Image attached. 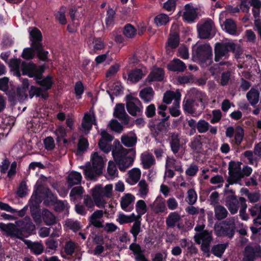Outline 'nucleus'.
<instances>
[{"mask_svg":"<svg viewBox=\"0 0 261 261\" xmlns=\"http://www.w3.org/2000/svg\"><path fill=\"white\" fill-rule=\"evenodd\" d=\"M112 154L113 159L121 171H125L133 164L136 152L133 149H126L119 143L113 149Z\"/></svg>","mask_w":261,"mask_h":261,"instance_id":"nucleus-1","label":"nucleus"},{"mask_svg":"<svg viewBox=\"0 0 261 261\" xmlns=\"http://www.w3.org/2000/svg\"><path fill=\"white\" fill-rule=\"evenodd\" d=\"M21 69L23 74H27L30 77H34L37 83L43 87V90L47 91L50 89L53 85L51 77L49 76L42 80V74L44 72V66H37L33 64H27L22 62L21 65Z\"/></svg>","mask_w":261,"mask_h":261,"instance_id":"nucleus-2","label":"nucleus"},{"mask_svg":"<svg viewBox=\"0 0 261 261\" xmlns=\"http://www.w3.org/2000/svg\"><path fill=\"white\" fill-rule=\"evenodd\" d=\"M204 225H197L194 228L197 232L194 236V240L197 244L201 245V251L206 254L207 256L210 255V246L213 241V233L212 231L204 229Z\"/></svg>","mask_w":261,"mask_h":261,"instance_id":"nucleus-3","label":"nucleus"},{"mask_svg":"<svg viewBox=\"0 0 261 261\" xmlns=\"http://www.w3.org/2000/svg\"><path fill=\"white\" fill-rule=\"evenodd\" d=\"M113 185L108 184L105 187L98 185L91 190L92 198L98 207H105L107 203V199L113 197Z\"/></svg>","mask_w":261,"mask_h":261,"instance_id":"nucleus-4","label":"nucleus"},{"mask_svg":"<svg viewBox=\"0 0 261 261\" xmlns=\"http://www.w3.org/2000/svg\"><path fill=\"white\" fill-rule=\"evenodd\" d=\"M237 217H229L220 224L215 226L216 234L218 237L227 236L231 238L234 233Z\"/></svg>","mask_w":261,"mask_h":261,"instance_id":"nucleus-5","label":"nucleus"},{"mask_svg":"<svg viewBox=\"0 0 261 261\" xmlns=\"http://www.w3.org/2000/svg\"><path fill=\"white\" fill-rule=\"evenodd\" d=\"M236 45L231 41L218 42L215 46V61L219 62L228 58L229 52L234 51Z\"/></svg>","mask_w":261,"mask_h":261,"instance_id":"nucleus-6","label":"nucleus"},{"mask_svg":"<svg viewBox=\"0 0 261 261\" xmlns=\"http://www.w3.org/2000/svg\"><path fill=\"white\" fill-rule=\"evenodd\" d=\"M180 97L181 94L179 90H176L175 92L169 91L164 94L163 101L165 103L169 104L172 100H174L173 105L169 109L170 113L173 117H177L180 114L179 110Z\"/></svg>","mask_w":261,"mask_h":261,"instance_id":"nucleus-7","label":"nucleus"},{"mask_svg":"<svg viewBox=\"0 0 261 261\" xmlns=\"http://www.w3.org/2000/svg\"><path fill=\"white\" fill-rule=\"evenodd\" d=\"M198 36L201 39H207L214 35V23L211 20L197 25Z\"/></svg>","mask_w":261,"mask_h":261,"instance_id":"nucleus-8","label":"nucleus"},{"mask_svg":"<svg viewBox=\"0 0 261 261\" xmlns=\"http://www.w3.org/2000/svg\"><path fill=\"white\" fill-rule=\"evenodd\" d=\"M126 107L128 112L132 116H139L142 112V106L138 98L127 96Z\"/></svg>","mask_w":261,"mask_h":261,"instance_id":"nucleus-9","label":"nucleus"},{"mask_svg":"<svg viewBox=\"0 0 261 261\" xmlns=\"http://www.w3.org/2000/svg\"><path fill=\"white\" fill-rule=\"evenodd\" d=\"M193 56L197 60L204 61L212 56V48L209 44L200 45L194 49Z\"/></svg>","mask_w":261,"mask_h":261,"instance_id":"nucleus-10","label":"nucleus"},{"mask_svg":"<svg viewBox=\"0 0 261 261\" xmlns=\"http://www.w3.org/2000/svg\"><path fill=\"white\" fill-rule=\"evenodd\" d=\"M0 229L5 232L7 235L12 238H15L23 240V234L22 230L18 228L13 223H10L6 224L0 222Z\"/></svg>","mask_w":261,"mask_h":261,"instance_id":"nucleus-11","label":"nucleus"},{"mask_svg":"<svg viewBox=\"0 0 261 261\" xmlns=\"http://www.w3.org/2000/svg\"><path fill=\"white\" fill-rule=\"evenodd\" d=\"M101 138L98 142V146L101 150L105 153H108L112 150L111 142L113 137L105 130L100 133Z\"/></svg>","mask_w":261,"mask_h":261,"instance_id":"nucleus-12","label":"nucleus"},{"mask_svg":"<svg viewBox=\"0 0 261 261\" xmlns=\"http://www.w3.org/2000/svg\"><path fill=\"white\" fill-rule=\"evenodd\" d=\"M229 175L232 182H237L240 180L243 177L241 163H230L229 165Z\"/></svg>","mask_w":261,"mask_h":261,"instance_id":"nucleus-13","label":"nucleus"},{"mask_svg":"<svg viewBox=\"0 0 261 261\" xmlns=\"http://www.w3.org/2000/svg\"><path fill=\"white\" fill-rule=\"evenodd\" d=\"M188 95L191 100L197 103L199 102L200 103V107L202 109L204 108V105L207 100V97L204 93L195 88H192L189 91Z\"/></svg>","mask_w":261,"mask_h":261,"instance_id":"nucleus-14","label":"nucleus"},{"mask_svg":"<svg viewBox=\"0 0 261 261\" xmlns=\"http://www.w3.org/2000/svg\"><path fill=\"white\" fill-rule=\"evenodd\" d=\"M225 205L232 215L238 213L240 207V197L239 199L235 195H230L226 197Z\"/></svg>","mask_w":261,"mask_h":261,"instance_id":"nucleus-15","label":"nucleus"},{"mask_svg":"<svg viewBox=\"0 0 261 261\" xmlns=\"http://www.w3.org/2000/svg\"><path fill=\"white\" fill-rule=\"evenodd\" d=\"M104 212L102 210L95 211L89 218V224L98 228L103 227L104 221L102 218Z\"/></svg>","mask_w":261,"mask_h":261,"instance_id":"nucleus-16","label":"nucleus"},{"mask_svg":"<svg viewBox=\"0 0 261 261\" xmlns=\"http://www.w3.org/2000/svg\"><path fill=\"white\" fill-rule=\"evenodd\" d=\"M179 43V37L178 34L176 32L170 33L166 45L167 53L171 55L173 52L172 49L176 48Z\"/></svg>","mask_w":261,"mask_h":261,"instance_id":"nucleus-17","label":"nucleus"},{"mask_svg":"<svg viewBox=\"0 0 261 261\" xmlns=\"http://www.w3.org/2000/svg\"><path fill=\"white\" fill-rule=\"evenodd\" d=\"M30 40L32 42L31 46L34 48L41 45L42 34L41 32L36 28H29Z\"/></svg>","mask_w":261,"mask_h":261,"instance_id":"nucleus-18","label":"nucleus"},{"mask_svg":"<svg viewBox=\"0 0 261 261\" xmlns=\"http://www.w3.org/2000/svg\"><path fill=\"white\" fill-rule=\"evenodd\" d=\"M113 115L115 117L121 120L124 124H128L129 117L125 112L123 104L119 103L116 105L114 109Z\"/></svg>","mask_w":261,"mask_h":261,"instance_id":"nucleus-19","label":"nucleus"},{"mask_svg":"<svg viewBox=\"0 0 261 261\" xmlns=\"http://www.w3.org/2000/svg\"><path fill=\"white\" fill-rule=\"evenodd\" d=\"M94 121L93 114L86 113L83 119L80 128L81 130L85 134H88L91 129Z\"/></svg>","mask_w":261,"mask_h":261,"instance_id":"nucleus-20","label":"nucleus"},{"mask_svg":"<svg viewBox=\"0 0 261 261\" xmlns=\"http://www.w3.org/2000/svg\"><path fill=\"white\" fill-rule=\"evenodd\" d=\"M141 164L145 169H148L155 164L154 156L149 152H144L140 156Z\"/></svg>","mask_w":261,"mask_h":261,"instance_id":"nucleus-21","label":"nucleus"},{"mask_svg":"<svg viewBox=\"0 0 261 261\" xmlns=\"http://www.w3.org/2000/svg\"><path fill=\"white\" fill-rule=\"evenodd\" d=\"M182 17L185 21L188 22H193L197 17L196 10L190 4L186 5Z\"/></svg>","mask_w":261,"mask_h":261,"instance_id":"nucleus-22","label":"nucleus"},{"mask_svg":"<svg viewBox=\"0 0 261 261\" xmlns=\"http://www.w3.org/2000/svg\"><path fill=\"white\" fill-rule=\"evenodd\" d=\"M182 106L184 110L186 113L192 115H196L197 108L200 106L197 102L188 98L184 101Z\"/></svg>","mask_w":261,"mask_h":261,"instance_id":"nucleus-23","label":"nucleus"},{"mask_svg":"<svg viewBox=\"0 0 261 261\" xmlns=\"http://www.w3.org/2000/svg\"><path fill=\"white\" fill-rule=\"evenodd\" d=\"M222 29L232 35H238L239 32L235 22L231 19H226L222 25Z\"/></svg>","mask_w":261,"mask_h":261,"instance_id":"nucleus-24","label":"nucleus"},{"mask_svg":"<svg viewBox=\"0 0 261 261\" xmlns=\"http://www.w3.org/2000/svg\"><path fill=\"white\" fill-rule=\"evenodd\" d=\"M88 44L89 47L94 53L97 50L103 49L106 46L103 41L99 38H90L88 41Z\"/></svg>","mask_w":261,"mask_h":261,"instance_id":"nucleus-25","label":"nucleus"},{"mask_svg":"<svg viewBox=\"0 0 261 261\" xmlns=\"http://www.w3.org/2000/svg\"><path fill=\"white\" fill-rule=\"evenodd\" d=\"M128 178L127 179V182L130 185H134L139 180L141 172L140 169L134 168L128 172Z\"/></svg>","mask_w":261,"mask_h":261,"instance_id":"nucleus-26","label":"nucleus"},{"mask_svg":"<svg viewBox=\"0 0 261 261\" xmlns=\"http://www.w3.org/2000/svg\"><path fill=\"white\" fill-rule=\"evenodd\" d=\"M171 149L172 152L177 157H182V155H176L179 151L180 148V140L179 135L176 134H173L171 136V140L170 142Z\"/></svg>","mask_w":261,"mask_h":261,"instance_id":"nucleus-27","label":"nucleus"},{"mask_svg":"<svg viewBox=\"0 0 261 261\" xmlns=\"http://www.w3.org/2000/svg\"><path fill=\"white\" fill-rule=\"evenodd\" d=\"M164 77V72L162 68H153L147 77L149 82L161 81Z\"/></svg>","mask_w":261,"mask_h":261,"instance_id":"nucleus-28","label":"nucleus"},{"mask_svg":"<svg viewBox=\"0 0 261 261\" xmlns=\"http://www.w3.org/2000/svg\"><path fill=\"white\" fill-rule=\"evenodd\" d=\"M166 168H173L180 173L183 172L181 163L173 156H167L166 160Z\"/></svg>","mask_w":261,"mask_h":261,"instance_id":"nucleus-29","label":"nucleus"},{"mask_svg":"<svg viewBox=\"0 0 261 261\" xmlns=\"http://www.w3.org/2000/svg\"><path fill=\"white\" fill-rule=\"evenodd\" d=\"M122 143L127 147L134 146L137 142V137L134 133H129L122 135L121 137Z\"/></svg>","mask_w":261,"mask_h":261,"instance_id":"nucleus-30","label":"nucleus"},{"mask_svg":"<svg viewBox=\"0 0 261 261\" xmlns=\"http://www.w3.org/2000/svg\"><path fill=\"white\" fill-rule=\"evenodd\" d=\"M91 159L93 168L96 169L97 172H102L104 164L103 158L99 156L97 152H95L91 155Z\"/></svg>","mask_w":261,"mask_h":261,"instance_id":"nucleus-31","label":"nucleus"},{"mask_svg":"<svg viewBox=\"0 0 261 261\" xmlns=\"http://www.w3.org/2000/svg\"><path fill=\"white\" fill-rule=\"evenodd\" d=\"M152 209L155 213H161L167 210L164 200L161 197H158L152 204Z\"/></svg>","mask_w":261,"mask_h":261,"instance_id":"nucleus-32","label":"nucleus"},{"mask_svg":"<svg viewBox=\"0 0 261 261\" xmlns=\"http://www.w3.org/2000/svg\"><path fill=\"white\" fill-rule=\"evenodd\" d=\"M135 200V197L130 194H125L120 200V205L122 209L125 211H128L127 208Z\"/></svg>","mask_w":261,"mask_h":261,"instance_id":"nucleus-33","label":"nucleus"},{"mask_svg":"<svg viewBox=\"0 0 261 261\" xmlns=\"http://www.w3.org/2000/svg\"><path fill=\"white\" fill-rule=\"evenodd\" d=\"M180 219L181 217L177 212H171L166 218V224L167 227H174Z\"/></svg>","mask_w":261,"mask_h":261,"instance_id":"nucleus-34","label":"nucleus"},{"mask_svg":"<svg viewBox=\"0 0 261 261\" xmlns=\"http://www.w3.org/2000/svg\"><path fill=\"white\" fill-rule=\"evenodd\" d=\"M82 175L80 173L76 171H71L68 175L67 183L70 187L79 185L82 180Z\"/></svg>","mask_w":261,"mask_h":261,"instance_id":"nucleus-35","label":"nucleus"},{"mask_svg":"<svg viewBox=\"0 0 261 261\" xmlns=\"http://www.w3.org/2000/svg\"><path fill=\"white\" fill-rule=\"evenodd\" d=\"M168 69L174 71H183L186 68L184 63L179 59H174L167 66Z\"/></svg>","mask_w":261,"mask_h":261,"instance_id":"nucleus-36","label":"nucleus"},{"mask_svg":"<svg viewBox=\"0 0 261 261\" xmlns=\"http://www.w3.org/2000/svg\"><path fill=\"white\" fill-rule=\"evenodd\" d=\"M23 241L28 247L35 254H40L43 252L44 247L42 244L38 242H32L30 240H26Z\"/></svg>","mask_w":261,"mask_h":261,"instance_id":"nucleus-37","label":"nucleus"},{"mask_svg":"<svg viewBox=\"0 0 261 261\" xmlns=\"http://www.w3.org/2000/svg\"><path fill=\"white\" fill-rule=\"evenodd\" d=\"M214 213L216 219L218 220L226 218L228 214L226 208L220 204H216L214 206Z\"/></svg>","mask_w":261,"mask_h":261,"instance_id":"nucleus-38","label":"nucleus"},{"mask_svg":"<svg viewBox=\"0 0 261 261\" xmlns=\"http://www.w3.org/2000/svg\"><path fill=\"white\" fill-rule=\"evenodd\" d=\"M144 75L142 69H135L128 73L127 80L131 83H136L141 80Z\"/></svg>","mask_w":261,"mask_h":261,"instance_id":"nucleus-39","label":"nucleus"},{"mask_svg":"<svg viewBox=\"0 0 261 261\" xmlns=\"http://www.w3.org/2000/svg\"><path fill=\"white\" fill-rule=\"evenodd\" d=\"M136 219V215L132 213L129 215H126L123 213H120L118 215L116 221L120 225L126 223H130Z\"/></svg>","mask_w":261,"mask_h":261,"instance_id":"nucleus-40","label":"nucleus"},{"mask_svg":"<svg viewBox=\"0 0 261 261\" xmlns=\"http://www.w3.org/2000/svg\"><path fill=\"white\" fill-rule=\"evenodd\" d=\"M153 95V90L150 87L143 89L140 91L139 94L140 97L145 102H150L152 99Z\"/></svg>","mask_w":261,"mask_h":261,"instance_id":"nucleus-41","label":"nucleus"},{"mask_svg":"<svg viewBox=\"0 0 261 261\" xmlns=\"http://www.w3.org/2000/svg\"><path fill=\"white\" fill-rule=\"evenodd\" d=\"M136 218L141 219L142 215L147 212V205L143 200H139L136 203Z\"/></svg>","mask_w":261,"mask_h":261,"instance_id":"nucleus-42","label":"nucleus"},{"mask_svg":"<svg viewBox=\"0 0 261 261\" xmlns=\"http://www.w3.org/2000/svg\"><path fill=\"white\" fill-rule=\"evenodd\" d=\"M118 170L115 162L110 161L107 168V174L106 177L109 179H113L118 176Z\"/></svg>","mask_w":261,"mask_h":261,"instance_id":"nucleus-43","label":"nucleus"},{"mask_svg":"<svg viewBox=\"0 0 261 261\" xmlns=\"http://www.w3.org/2000/svg\"><path fill=\"white\" fill-rule=\"evenodd\" d=\"M43 220L46 225H51L56 222V217L48 210L45 209L42 212Z\"/></svg>","mask_w":261,"mask_h":261,"instance_id":"nucleus-44","label":"nucleus"},{"mask_svg":"<svg viewBox=\"0 0 261 261\" xmlns=\"http://www.w3.org/2000/svg\"><path fill=\"white\" fill-rule=\"evenodd\" d=\"M228 247V243L218 244L214 245L211 249L212 253L216 256L221 257Z\"/></svg>","mask_w":261,"mask_h":261,"instance_id":"nucleus-45","label":"nucleus"},{"mask_svg":"<svg viewBox=\"0 0 261 261\" xmlns=\"http://www.w3.org/2000/svg\"><path fill=\"white\" fill-rule=\"evenodd\" d=\"M246 97L251 105H255L259 101V92L258 90L252 88L247 93Z\"/></svg>","mask_w":261,"mask_h":261,"instance_id":"nucleus-46","label":"nucleus"},{"mask_svg":"<svg viewBox=\"0 0 261 261\" xmlns=\"http://www.w3.org/2000/svg\"><path fill=\"white\" fill-rule=\"evenodd\" d=\"M139 188L138 195L142 198H145L149 192L148 185L146 181L143 179L140 181L138 185Z\"/></svg>","mask_w":261,"mask_h":261,"instance_id":"nucleus-47","label":"nucleus"},{"mask_svg":"<svg viewBox=\"0 0 261 261\" xmlns=\"http://www.w3.org/2000/svg\"><path fill=\"white\" fill-rule=\"evenodd\" d=\"M29 96L31 98H32L34 96H36L37 97L41 96L43 98L45 99L47 97L48 95L42 88L31 86L29 91Z\"/></svg>","mask_w":261,"mask_h":261,"instance_id":"nucleus-48","label":"nucleus"},{"mask_svg":"<svg viewBox=\"0 0 261 261\" xmlns=\"http://www.w3.org/2000/svg\"><path fill=\"white\" fill-rule=\"evenodd\" d=\"M134 223L132 226L129 231L134 238V241L136 242L137 240V236L141 230V219L136 218V219L134 220Z\"/></svg>","mask_w":261,"mask_h":261,"instance_id":"nucleus-49","label":"nucleus"},{"mask_svg":"<svg viewBox=\"0 0 261 261\" xmlns=\"http://www.w3.org/2000/svg\"><path fill=\"white\" fill-rule=\"evenodd\" d=\"M245 248L247 249V252L250 253L255 259L257 258H261V246L259 245L247 246Z\"/></svg>","mask_w":261,"mask_h":261,"instance_id":"nucleus-50","label":"nucleus"},{"mask_svg":"<svg viewBox=\"0 0 261 261\" xmlns=\"http://www.w3.org/2000/svg\"><path fill=\"white\" fill-rule=\"evenodd\" d=\"M247 207V205L246 203L245 198L240 197V210L239 211V215L242 220L246 221L248 219V216L246 213Z\"/></svg>","mask_w":261,"mask_h":261,"instance_id":"nucleus-51","label":"nucleus"},{"mask_svg":"<svg viewBox=\"0 0 261 261\" xmlns=\"http://www.w3.org/2000/svg\"><path fill=\"white\" fill-rule=\"evenodd\" d=\"M211 127L209 123L204 119L199 120L197 123L196 128L198 132L200 133H205L207 132Z\"/></svg>","mask_w":261,"mask_h":261,"instance_id":"nucleus-52","label":"nucleus"},{"mask_svg":"<svg viewBox=\"0 0 261 261\" xmlns=\"http://www.w3.org/2000/svg\"><path fill=\"white\" fill-rule=\"evenodd\" d=\"M84 173L87 178L93 179L100 175L101 172H97L96 169H94L93 167H86L84 169Z\"/></svg>","mask_w":261,"mask_h":261,"instance_id":"nucleus-53","label":"nucleus"},{"mask_svg":"<svg viewBox=\"0 0 261 261\" xmlns=\"http://www.w3.org/2000/svg\"><path fill=\"white\" fill-rule=\"evenodd\" d=\"M244 133L243 128L240 126H238L236 127V132L234 134V141L236 145H240L244 138Z\"/></svg>","mask_w":261,"mask_h":261,"instance_id":"nucleus-54","label":"nucleus"},{"mask_svg":"<svg viewBox=\"0 0 261 261\" xmlns=\"http://www.w3.org/2000/svg\"><path fill=\"white\" fill-rule=\"evenodd\" d=\"M187 194L186 201L190 205L194 204L197 199V195L196 191L193 189H191L187 191Z\"/></svg>","mask_w":261,"mask_h":261,"instance_id":"nucleus-55","label":"nucleus"},{"mask_svg":"<svg viewBox=\"0 0 261 261\" xmlns=\"http://www.w3.org/2000/svg\"><path fill=\"white\" fill-rule=\"evenodd\" d=\"M124 36L128 38H134L137 34L136 29L131 24H126L123 30Z\"/></svg>","mask_w":261,"mask_h":261,"instance_id":"nucleus-56","label":"nucleus"},{"mask_svg":"<svg viewBox=\"0 0 261 261\" xmlns=\"http://www.w3.org/2000/svg\"><path fill=\"white\" fill-rule=\"evenodd\" d=\"M170 20L169 16L165 14H160L154 18V21L158 26L166 24Z\"/></svg>","mask_w":261,"mask_h":261,"instance_id":"nucleus-57","label":"nucleus"},{"mask_svg":"<svg viewBox=\"0 0 261 261\" xmlns=\"http://www.w3.org/2000/svg\"><path fill=\"white\" fill-rule=\"evenodd\" d=\"M83 204L88 211H92L94 208L95 203L93 198H91V197L88 195H86L84 198Z\"/></svg>","mask_w":261,"mask_h":261,"instance_id":"nucleus-58","label":"nucleus"},{"mask_svg":"<svg viewBox=\"0 0 261 261\" xmlns=\"http://www.w3.org/2000/svg\"><path fill=\"white\" fill-rule=\"evenodd\" d=\"M83 192L84 190L81 186H77L72 188L69 194L71 200L75 202L76 199V196L82 195Z\"/></svg>","mask_w":261,"mask_h":261,"instance_id":"nucleus-59","label":"nucleus"},{"mask_svg":"<svg viewBox=\"0 0 261 261\" xmlns=\"http://www.w3.org/2000/svg\"><path fill=\"white\" fill-rule=\"evenodd\" d=\"M249 212L252 217L261 218V203L255 204L249 208Z\"/></svg>","mask_w":261,"mask_h":261,"instance_id":"nucleus-60","label":"nucleus"},{"mask_svg":"<svg viewBox=\"0 0 261 261\" xmlns=\"http://www.w3.org/2000/svg\"><path fill=\"white\" fill-rule=\"evenodd\" d=\"M45 245L46 246V249L48 250V251H56L58 248V244L57 240L52 238H48L45 241Z\"/></svg>","mask_w":261,"mask_h":261,"instance_id":"nucleus-61","label":"nucleus"},{"mask_svg":"<svg viewBox=\"0 0 261 261\" xmlns=\"http://www.w3.org/2000/svg\"><path fill=\"white\" fill-rule=\"evenodd\" d=\"M109 126L112 130L119 133H121L123 130V126L117 120L115 119L112 120L110 122Z\"/></svg>","mask_w":261,"mask_h":261,"instance_id":"nucleus-62","label":"nucleus"},{"mask_svg":"<svg viewBox=\"0 0 261 261\" xmlns=\"http://www.w3.org/2000/svg\"><path fill=\"white\" fill-rule=\"evenodd\" d=\"M37 52L39 59L42 61H46L48 52L43 50L42 45L34 48Z\"/></svg>","mask_w":261,"mask_h":261,"instance_id":"nucleus-63","label":"nucleus"},{"mask_svg":"<svg viewBox=\"0 0 261 261\" xmlns=\"http://www.w3.org/2000/svg\"><path fill=\"white\" fill-rule=\"evenodd\" d=\"M201 136H197L194 137L193 141L191 142V148L194 151H198L201 148Z\"/></svg>","mask_w":261,"mask_h":261,"instance_id":"nucleus-64","label":"nucleus"}]
</instances>
